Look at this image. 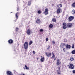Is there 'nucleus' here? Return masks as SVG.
<instances>
[{
  "instance_id": "41",
  "label": "nucleus",
  "mask_w": 75,
  "mask_h": 75,
  "mask_svg": "<svg viewBox=\"0 0 75 75\" xmlns=\"http://www.w3.org/2000/svg\"><path fill=\"white\" fill-rule=\"evenodd\" d=\"M18 10H19L18 7H17V11H18Z\"/></svg>"
},
{
  "instance_id": "14",
  "label": "nucleus",
  "mask_w": 75,
  "mask_h": 75,
  "mask_svg": "<svg viewBox=\"0 0 75 75\" xmlns=\"http://www.w3.org/2000/svg\"><path fill=\"white\" fill-rule=\"evenodd\" d=\"M59 4V5H58V4H57V7H59V8H60V7H62L61 4Z\"/></svg>"
},
{
  "instance_id": "33",
  "label": "nucleus",
  "mask_w": 75,
  "mask_h": 75,
  "mask_svg": "<svg viewBox=\"0 0 75 75\" xmlns=\"http://www.w3.org/2000/svg\"><path fill=\"white\" fill-rule=\"evenodd\" d=\"M58 69L59 71H60V67H58Z\"/></svg>"
},
{
  "instance_id": "10",
  "label": "nucleus",
  "mask_w": 75,
  "mask_h": 75,
  "mask_svg": "<svg viewBox=\"0 0 75 75\" xmlns=\"http://www.w3.org/2000/svg\"><path fill=\"white\" fill-rule=\"evenodd\" d=\"M66 47V48L67 49H70L71 48V45H69L68 44H67L65 45Z\"/></svg>"
},
{
  "instance_id": "32",
  "label": "nucleus",
  "mask_w": 75,
  "mask_h": 75,
  "mask_svg": "<svg viewBox=\"0 0 75 75\" xmlns=\"http://www.w3.org/2000/svg\"><path fill=\"white\" fill-rule=\"evenodd\" d=\"M33 54H35V52L33 50Z\"/></svg>"
},
{
  "instance_id": "26",
  "label": "nucleus",
  "mask_w": 75,
  "mask_h": 75,
  "mask_svg": "<svg viewBox=\"0 0 75 75\" xmlns=\"http://www.w3.org/2000/svg\"><path fill=\"white\" fill-rule=\"evenodd\" d=\"M31 4V1H29L28 2V6H30Z\"/></svg>"
},
{
  "instance_id": "44",
  "label": "nucleus",
  "mask_w": 75,
  "mask_h": 75,
  "mask_svg": "<svg viewBox=\"0 0 75 75\" xmlns=\"http://www.w3.org/2000/svg\"><path fill=\"white\" fill-rule=\"evenodd\" d=\"M59 4H57L58 5H59Z\"/></svg>"
},
{
  "instance_id": "25",
  "label": "nucleus",
  "mask_w": 75,
  "mask_h": 75,
  "mask_svg": "<svg viewBox=\"0 0 75 75\" xmlns=\"http://www.w3.org/2000/svg\"><path fill=\"white\" fill-rule=\"evenodd\" d=\"M52 21L53 22H56V19L55 18H53L52 19Z\"/></svg>"
},
{
  "instance_id": "12",
  "label": "nucleus",
  "mask_w": 75,
  "mask_h": 75,
  "mask_svg": "<svg viewBox=\"0 0 75 75\" xmlns=\"http://www.w3.org/2000/svg\"><path fill=\"white\" fill-rule=\"evenodd\" d=\"M65 45V43H61L60 45V47L61 48H63L64 46Z\"/></svg>"
},
{
  "instance_id": "11",
  "label": "nucleus",
  "mask_w": 75,
  "mask_h": 75,
  "mask_svg": "<svg viewBox=\"0 0 75 75\" xmlns=\"http://www.w3.org/2000/svg\"><path fill=\"white\" fill-rule=\"evenodd\" d=\"M60 11H61V9L60 8H58L57 11V14H59V13H61Z\"/></svg>"
},
{
  "instance_id": "39",
  "label": "nucleus",
  "mask_w": 75,
  "mask_h": 75,
  "mask_svg": "<svg viewBox=\"0 0 75 75\" xmlns=\"http://www.w3.org/2000/svg\"><path fill=\"white\" fill-rule=\"evenodd\" d=\"M48 41V38H46V41Z\"/></svg>"
},
{
  "instance_id": "29",
  "label": "nucleus",
  "mask_w": 75,
  "mask_h": 75,
  "mask_svg": "<svg viewBox=\"0 0 75 75\" xmlns=\"http://www.w3.org/2000/svg\"><path fill=\"white\" fill-rule=\"evenodd\" d=\"M33 44V41H30L29 42V45H31Z\"/></svg>"
},
{
  "instance_id": "7",
  "label": "nucleus",
  "mask_w": 75,
  "mask_h": 75,
  "mask_svg": "<svg viewBox=\"0 0 75 75\" xmlns=\"http://www.w3.org/2000/svg\"><path fill=\"white\" fill-rule=\"evenodd\" d=\"M61 62H60L59 60L58 59L56 63L57 65L58 66L59 65H61Z\"/></svg>"
},
{
  "instance_id": "3",
  "label": "nucleus",
  "mask_w": 75,
  "mask_h": 75,
  "mask_svg": "<svg viewBox=\"0 0 75 75\" xmlns=\"http://www.w3.org/2000/svg\"><path fill=\"white\" fill-rule=\"evenodd\" d=\"M43 14L45 15L48 14V9H45V11L43 12Z\"/></svg>"
},
{
  "instance_id": "43",
  "label": "nucleus",
  "mask_w": 75,
  "mask_h": 75,
  "mask_svg": "<svg viewBox=\"0 0 75 75\" xmlns=\"http://www.w3.org/2000/svg\"><path fill=\"white\" fill-rule=\"evenodd\" d=\"M54 61H55V60H56V58H54Z\"/></svg>"
},
{
  "instance_id": "8",
  "label": "nucleus",
  "mask_w": 75,
  "mask_h": 75,
  "mask_svg": "<svg viewBox=\"0 0 75 75\" xmlns=\"http://www.w3.org/2000/svg\"><path fill=\"white\" fill-rule=\"evenodd\" d=\"M28 35H30L31 33V30L30 29H28L26 32Z\"/></svg>"
},
{
  "instance_id": "5",
  "label": "nucleus",
  "mask_w": 75,
  "mask_h": 75,
  "mask_svg": "<svg viewBox=\"0 0 75 75\" xmlns=\"http://www.w3.org/2000/svg\"><path fill=\"white\" fill-rule=\"evenodd\" d=\"M63 28L64 29L67 28V24H66V23H64L63 24Z\"/></svg>"
},
{
  "instance_id": "42",
  "label": "nucleus",
  "mask_w": 75,
  "mask_h": 75,
  "mask_svg": "<svg viewBox=\"0 0 75 75\" xmlns=\"http://www.w3.org/2000/svg\"><path fill=\"white\" fill-rule=\"evenodd\" d=\"M36 59H37V60H38V57H37Z\"/></svg>"
},
{
  "instance_id": "20",
  "label": "nucleus",
  "mask_w": 75,
  "mask_h": 75,
  "mask_svg": "<svg viewBox=\"0 0 75 75\" xmlns=\"http://www.w3.org/2000/svg\"><path fill=\"white\" fill-rule=\"evenodd\" d=\"M57 74H58L59 75H61V72L60 71H60H59V70H57Z\"/></svg>"
},
{
  "instance_id": "9",
  "label": "nucleus",
  "mask_w": 75,
  "mask_h": 75,
  "mask_svg": "<svg viewBox=\"0 0 75 75\" xmlns=\"http://www.w3.org/2000/svg\"><path fill=\"white\" fill-rule=\"evenodd\" d=\"M36 23L38 24H40L41 23V21L40 19H37L36 21Z\"/></svg>"
},
{
  "instance_id": "45",
  "label": "nucleus",
  "mask_w": 75,
  "mask_h": 75,
  "mask_svg": "<svg viewBox=\"0 0 75 75\" xmlns=\"http://www.w3.org/2000/svg\"><path fill=\"white\" fill-rule=\"evenodd\" d=\"M12 13V12H11V13Z\"/></svg>"
},
{
  "instance_id": "35",
  "label": "nucleus",
  "mask_w": 75,
  "mask_h": 75,
  "mask_svg": "<svg viewBox=\"0 0 75 75\" xmlns=\"http://www.w3.org/2000/svg\"><path fill=\"white\" fill-rule=\"evenodd\" d=\"M63 50L64 52H65V48H63Z\"/></svg>"
},
{
  "instance_id": "21",
  "label": "nucleus",
  "mask_w": 75,
  "mask_h": 75,
  "mask_svg": "<svg viewBox=\"0 0 75 75\" xmlns=\"http://www.w3.org/2000/svg\"><path fill=\"white\" fill-rule=\"evenodd\" d=\"M71 53L72 54H75V50H73L72 52Z\"/></svg>"
},
{
  "instance_id": "2",
  "label": "nucleus",
  "mask_w": 75,
  "mask_h": 75,
  "mask_svg": "<svg viewBox=\"0 0 75 75\" xmlns=\"http://www.w3.org/2000/svg\"><path fill=\"white\" fill-rule=\"evenodd\" d=\"M67 66L68 67L71 69H74V66L73 65V64L71 63L69 65H68Z\"/></svg>"
},
{
  "instance_id": "18",
  "label": "nucleus",
  "mask_w": 75,
  "mask_h": 75,
  "mask_svg": "<svg viewBox=\"0 0 75 75\" xmlns=\"http://www.w3.org/2000/svg\"><path fill=\"white\" fill-rule=\"evenodd\" d=\"M49 27L50 28H52L53 27V25L52 24H50L49 25Z\"/></svg>"
},
{
  "instance_id": "40",
  "label": "nucleus",
  "mask_w": 75,
  "mask_h": 75,
  "mask_svg": "<svg viewBox=\"0 0 75 75\" xmlns=\"http://www.w3.org/2000/svg\"><path fill=\"white\" fill-rule=\"evenodd\" d=\"M73 74H75V70H73Z\"/></svg>"
},
{
  "instance_id": "28",
  "label": "nucleus",
  "mask_w": 75,
  "mask_h": 75,
  "mask_svg": "<svg viewBox=\"0 0 75 75\" xmlns=\"http://www.w3.org/2000/svg\"><path fill=\"white\" fill-rule=\"evenodd\" d=\"M40 32H43V31H44V30L43 29H41L40 30Z\"/></svg>"
},
{
  "instance_id": "30",
  "label": "nucleus",
  "mask_w": 75,
  "mask_h": 75,
  "mask_svg": "<svg viewBox=\"0 0 75 75\" xmlns=\"http://www.w3.org/2000/svg\"><path fill=\"white\" fill-rule=\"evenodd\" d=\"M50 48V46H48V47H47V49L49 50Z\"/></svg>"
},
{
  "instance_id": "15",
  "label": "nucleus",
  "mask_w": 75,
  "mask_h": 75,
  "mask_svg": "<svg viewBox=\"0 0 75 75\" xmlns=\"http://www.w3.org/2000/svg\"><path fill=\"white\" fill-rule=\"evenodd\" d=\"M46 54L47 57H50V56H51V53H46Z\"/></svg>"
},
{
  "instance_id": "17",
  "label": "nucleus",
  "mask_w": 75,
  "mask_h": 75,
  "mask_svg": "<svg viewBox=\"0 0 75 75\" xmlns=\"http://www.w3.org/2000/svg\"><path fill=\"white\" fill-rule=\"evenodd\" d=\"M25 67L26 68L27 70H29V67H28L27 66L25 65Z\"/></svg>"
},
{
  "instance_id": "19",
  "label": "nucleus",
  "mask_w": 75,
  "mask_h": 75,
  "mask_svg": "<svg viewBox=\"0 0 75 75\" xmlns=\"http://www.w3.org/2000/svg\"><path fill=\"white\" fill-rule=\"evenodd\" d=\"M52 56L53 58H54L55 57V55L54 54V52L52 53Z\"/></svg>"
},
{
  "instance_id": "16",
  "label": "nucleus",
  "mask_w": 75,
  "mask_h": 75,
  "mask_svg": "<svg viewBox=\"0 0 75 75\" xmlns=\"http://www.w3.org/2000/svg\"><path fill=\"white\" fill-rule=\"evenodd\" d=\"M8 42L9 44H12L13 42V40L11 39H10L8 41Z\"/></svg>"
},
{
  "instance_id": "34",
  "label": "nucleus",
  "mask_w": 75,
  "mask_h": 75,
  "mask_svg": "<svg viewBox=\"0 0 75 75\" xmlns=\"http://www.w3.org/2000/svg\"><path fill=\"white\" fill-rule=\"evenodd\" d=\"M74 45L73 44L72 45V48H74Z\"/></svg>"
},
{
  "instance_id": "4",
  "label": "nucleus",
  "mask_w": 75,
  "mask_h": 75,
  "mask_svg": "<svg viewBox=\"0 0 75 75\" xmlns=\"http://www.w3.org/2000/svg\"><path fill=\"white\" fill-rule=\"evenodd\" d=\"M73 25H72V23H68L67 25V26L68 28H71Z\"/></svg>"
},
{
  "instance_id": "6",
  "label": "nucleus",
  "mask_w": 75,
  "mask_h": 75,
  "mask_svg": "<svg viewBox=\"0 0 75 75\" xmlns=\"http://www.w3.org/2000/svg\"><path fill=\"white\" fill-rule=\"evenodd\" d=\"M45 60V58H44V57L43 56L42 57L41 56L40 58V61L42 62H43L44 61V60Z\"/></svg>"
},
{
  "instance_id": "36",
  "label": "nucleus",
  "mask_w": 75,
  "mask_h": 75,
  "mask_svg": "<svg viewBox=\"0 0 75 75\" xmlns=\"http://www.w3.org/2000/svg\"><path fill=\"white\" fill-rule=\"evenodd\" d=\"M75 10H72V12H73V14H75Z\"/></svg>"
},
{
  "instance_id": "38",
  "label": "nucleus",
  "mask_w": 75,
  "mask_h": 75,
  "mask_svg": "<svg viewBox=\"0 0 75 75\" xmlns=\"http://www.w3.org/2000/svg\"><path fill=\"white\" fill-rule=\"evenodd\" d=\"M18 30V28H16V31H17Z\"/></svg>"
},
{
  "instance_id": "24",
  "label": "nucleus",
  "mask_w": 75,
  "mask_h": 75,
  "mask_svg": "<svg viewBox=\"0 0 75 75\" xmlns=\"http://www.w3.org/2000/svg\"><path fill=\"white\" fill-rule=\"evenodd\" d=\"M72 6L73 7H75V2L73 3L72 4Z\"/></svg>"
},
{
  "instance_id": "1",
  "label": "nucleus",
  "mask_w": 75,
  "mask_h": 75,
  "mask_svg": "<svg viewBox=\"0 0 75 75\" xmlns=\"http://www.w3.org/2000/svg\"><path fill=\"white\" fill-rule=\"evenodd\" d=\"M24 48L25 49H27L28 48V43L27 42H25L24 45Z\"/></svg>"
},
{
  "instance_id": "31",
  "label": "nucleus",
  "mask_w": 75,
  "mask_h": 75,
  "mask_svg": "<svg viewBox=\"0 0 75 75\" xmlns=\"http://www.w3.org/2000/svg\"><path fill=\"white\" fill-rule=\"evenodd\" d=\"M52 43L54 44H54H55V41H53L52 42Z\"/></svg>"
},
{
  "instance_id": "23",
  "label": "nucleus",
  "mask_w": 75,
  "mask_h": 75,
  "mask_svg": "<svg viewBox=\"0 0 75 75\" xmlns=\"http://www.w3.org/2000/svg\"><path fill=\"white\" fill-rule=\"evenodd\" d=\"M69 60L70 61H74V58H73V57H71V58H70Z\"/></svg>"
},
{
  "instance_id": "13",
  "label": "nucleus",
  "mask_w": 75,
  "mask_h": 75,
  "mask_svg": "<svg viewBox=\"0 0 75 75\" xmlns=\"http://www.w3.org/2000/svg\"><path fill=\"white\" fill-rule=\"evenodd\" d=\"M74 18L73 16H70L69 17V21H72Z\"/></svg>"
},
{
  "instance_id": "27",
  "label": "nucleus",
  "mask_w": 75,
  "mask_h": 75,
  "mask_svg": "<svg viewBox=\"0 0 75 75\" xmlns=\"http://www.w3.org/2000/svg\"><path fill=\"white\" fill-rule=\"evenodd\" d=\"M38 14H41V11L40 10H39L38 11Z\"/></svg>"
},
{
  "instance_id": "22",
  "label": "nucleus",
  "mask_w": 75,
  "mask_h": 75,
  "mask_svg": "<svg viewBox=\"0 0 75 75\" xmlns=\"http://www.w3.org/2000/svg\"><path fill=\"white\" fill-rule=\"evenodd\" d=\"M17 14H18V13H17L15 14V17H16V18H17L18 17V15H17Z\"/></svg>"
},
{
  "instance_id": "46",
  "label": "nucleus",
  "mask_w": 75,
  "mask_h": 75,
  "mask_svg": "<svg viewBox=\"0 0 75 75\" xmlns=\"http://www.w3.org/2000/svg\"><path fill=\"white\" fill-rule=\"evenodd\" d=\"M18 1H19V0H18Z\"/></svg>"
},
{
  "instance_id": "37",
  "label": "nucleus",
  "mask_w": 75,
  "mask_h": 75,
  "mask_svg": "<svg viewBox=\"0 0 75 75\" xmlns=\"http://www.w3.org/2000/svg\"><path fill=\"white\" fill-rule=\"evenodd\" d=\"M64 42H67V39H64Z\"/></svg>"
}]
</instances>
